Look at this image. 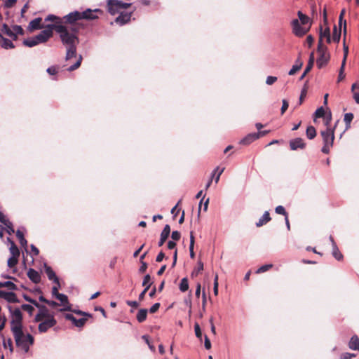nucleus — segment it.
<instances>
[{"mask_svg": "<svg viewBox=\"0 0 359 359\" xmlns=\"http://www.w3.org/2000/svg\"><path fill=\"white\" fill-rule=\"evenodd\" d=\"M55 30L67 48L66 61L70 62L73 58H76V61L67 69L72 72L78 69L83 59L81 55L79 56L76 55V46L79 43L78 27L76 25H58L55 26Z\"/></svg>", "mask_w": 359, "mask_h": 359, "instance_id": "obj_1", "label": "nucleus"}, {"mask_svg": "<svg viewBox=\"0 0 359 359\" xmlns=\"http://www.w3.org/2000/svg\"><path fill=\"white\" fill-rule=\"evenodd\" d=\"M18 348L25 353H28L29 348L33 345L34 339L32 334H25L23 330L12 332Z\"/></svg>", "mask_w": 359, "mask_h": 359, "instance_id": "obj_2", "label": "nucleus"}, {"mask_svg": "<svg viewBox=\"0 0 359 359\" xmlns=\"http://www.w3.org/2000/svg\"><path fill=\"white\" fill-rule=\"evenodd\" d=\"M323 137L324 145L322 147V152L324 154H328L330 148L333 146L334 140V129L330 127L326 128L325 130L320 132Z\"/></svg>", "mask_w": 359, "mask_h": 359, "instance_id": "obj_3", "label": "nucleus"}, {"mask_svg": "<svg viewBox=\"0 0 359 359\" xmlns=\"http://www.w3.org/2000/svg\"><path fill=\"white\" fill-rule=\"evenodd\" d=\"M11 312V330L12 332L22 330V314L20 309L16 308L12 310L11 306L8 307Z\"/></svg>", "mask_w": 359, "mask_h": 359, "instance_id": "obj_4", "label": "nucleus"}, {"mask_svg": "<svg viewBox=\"0 0 359 359\" xmlns=\"http://www.w3.org/2000/svg\"><path fill=\"white\" fill-rule=\"evenodd\" d=\"M131 4L125 3L119 0H107V6L108 12L114 15L118 13H121L125 9L130 7Z\"/></svg>", "mask_w": 359, "mask_h": 359, "instance_id": "obj_5", "label": "nucleus"}, {"mask_svg": "<svg viewBox=\"0 0 359 359\" xmlns=\"http://www.w3.org/2000/svg\"><path fill=\"white\" fill-rule=\"evenodd\" d=\"M26 299L39 309V313L35 316L36 321H40L41 320L49 319L50 317H54V315L50 313L46 306H40L36 301L31 299L26 298Z\"/></svg>", "mask_w": 359, "mask_h": 359, "instance_id": "obj_6", "label": "nucleus"}, {"mask_svg": "<svg viewBox=\"0 0 359 359\" xmlns=\"http://www.w3.org/2000/svg\"><path fill=\"white\" fill-rule=\"evenodd\" d=\"M318 52L319 57L317 59L316 64L318 68H322L330 60V53L327 52V48L322 44H318Z\"/></svg>", "mask_w": 359, "mask_h": 359, "instance_id": "obj_7", "label": "nucleus"}, {"mask_svg": "<svg viewBox=\"0 0 359 359\" xmlns=\"http://www.w3.org/2000/svg\"><path fill=\"white\" fill-rule=\"evenodd\" d=\"M291 26L292 29L293 34L298 36L302 37L305 35L309 30V28H306L302 26L299 20L298 19H294L291 22Z\"/></svg>", "mask_w": 359, "mask_h": 359, "instance_id": "obj_8", "label": "nucleus"}, {"mask_svg": "<svg viewBox=\"0 0 359 359\" xmlns=\"http://www.w3.org/2000/svg\"><path fill=\"white\" fill-rule=\"evenodd\" d=\"M55 26L53 25H48L47 27L42 30L39 34L35 36V39L39 43L46 42L49 38H50L53 35V30L55 29Z\"/></svg>", "mask_w": 359, "mask_h": 359, "instance_id": "obj_9", "label": "nucleus"}, {"mask_svg": "<svg viewBox=\"0 0 359 359\" xmlns=\"http://www.w3.org/2000/svg\"><path fill=\"white\" fill-rule=\"evenodd\" d=\"M39 325V331L40 332H46L48 329L55 326L57 323L54 317H50L49 319L41 320Z\"/></svg>", "mask_w": 359, "mask_h": 359, "instance_id": "obj_10", "label": "nucleus"}, {"mask_svg": "<svg viewBox=\"0 0 359 359\" xmlns=\"http://www.w3.org/2000/svg\"><path fill=\"white\" fill-rule=\"evenodd\" d=\"M97 13L102 14L103 11L101 9L95 8L94 10H92L90 8H87L84 11H82V17L84 20H95L98 18V16Z\"/></svg>", "mask_w": 359, "mask_h": 359, "instance_id": "obj_11", "label": "nucleus"}, {"mask_svg": "<svg viewBox=\"0 0 359 359\" xmlns=\"http://www.w3.org/2000/svg\"><path fill=\"white\" fill-rule=\"evenodd\" d=\"M65 21L69 23L68 25H74V22L79 20H83L82 12L80 11H74L72 12L64 17Z\"/></svg>", "mask_w": 359, "mask_h": 359, "instance_id": "obj_12", "label": "nucleus"}, {"mask_svg": "<svg viewBox=\"0 0 359 359\" xmlns=\"http://www.w3.org/2000/svg\"><path fill=\"white\" fill-rule=\"evenodd\" d=\"M135 10V8H134L133 10L129 13L124 12L123 11V12L119 13V15L116 18V22L119 24L120 25H123L126 23L128 22L130 20L132 13Z\"/></svg>", "mask_w": 359, "mask_h": 359, "instance_id": "obj_13", "label": "nucleus"}, {"mask_svg": "<svg viewBox=\"0 0 359 359\" xmlns=\"http://www.w3.org/2000/svg\"><path fill=\"white\" fill-rule=\"evenodd\" d=\"M0 297L11 303H15L18 302L16 294L13 292L0 290Z\"/></svg>", "mask_w": 359, "mask_h": 359, "instance_id": "obj_14", "label": "nucleus"}, {"mask_svg": "<svg viewBox=\"0 0 359 359\" xmlns=\"http://www.w3.org/2000/svg\"><path fill=\"white\" fill-rule=\"evenodd\" d=\"M65 318L67 320H69L70 321L72 322V323L76 326V327H83L87 319L85 318H79V319H76L72 314H70V313H67L65 314Z\"/></svg>", "mask_w": 359, "mask_h": 359, "instance_id": "obj_15", "label": "nucleus"}, {"mask_svg": "<svg viewBox=\"0 0 359 359\" xmlns=\"http://www.w3.org/2000/svg\"><path fill=\"white\" fill-rule=\"evenodd\" d=\"M290 147L292 150H297V149H304L305 143L302 138H295L290 142Z\"/></svg>", "mask_w": 359, "mask_h": 359, "instance_id": "obj_16", "label": "nucleus"}, {"mask_svg": "<svg viewBox=\"0 0 359 359\" xmlns=\"http://www.w3.org/2000/svg\"><path fill=\"white\" fill-rule=\"evenodd\" d=\"M170 233V227L168 224H166L164 226V228L161 233V238L158 241V246H162L164 244V243L168 238Z\"/></svg>", "mask_w": 359, "mask_h": 359, "instance_id": "obj_17", "label": "nucleus"}, {"mask_svg": "<svg viewBox=\"0 0 359 359\" xmlns=\"http://www.w3.org/2000/svg\"><path fill=\"white\" fill-rule=\"evenodd\" d=\"M64 306V308L62 309L60 311H70L71 307L69 305L68 303V298L67 296L64 294H57L56 296H55Z\"/></svg>", "mask_w": 359, "mask_h": 359, "instance_id": "obj_18", "label": "nucleus"}, {"mask_svg": "<svg viewBox=\"0 0 359 359\" xmlns=\"http://www.w3.org/2000/svg\"><path fill=\"white\" fill-rule=\"evenodd\" d=\"M27 276L34 283H39L41 281L40 273L33 269H29L28 270Z\"/></svg>", "mask_w": 359, "mask_h": 359, "instance_id": "obj_19", "label": "nucleus"}, {"mask_svg": "<svg viewBox=\"0 0 359 359\" xmlns=\"http://www.w3.org/2000/svg\"><path fill=\"white\" fill-rule=\"evenodd\" d=\"M44 270L50 280L53 281V283H57L59 279L57 277L55 273L53 271L52 268L47 265L46 263L44 264Z\"/></svg>", "mask_w": 359, "mask_h": 359, "instance_id": "obj_20", "label": "nucleus"}, {"mask_svg": "<svg viewBox=\"0 0 359 359\" xmlns=\"http://www.w3.org/2000/svg\"><path fill=\"white\" fill-rule=\"evenodd\" d=\"M323 39H325L327 43L331 42V36H330V31L329 27L325 28L324 30H323V28L320 27V39L318 44H322V41Z\"/></svg>", "mask_w": 359, "mask_h": 359, "instance_id": "obj_21", "label": "nucleus"}, {"mask_svg": "<svg viewBox=\"0 0 359 359\" xmlns=\"http://www.w3.org/2000/svg\"><path fill=\"white\" fill-rule=\"evenodd\" d=\"M259 137V135L256 133H250L249 135H248L246 137H245L243 139H242L240 142L241 144H250V143H252L253 141L256 140L257 139H258Z\"/></svg>", "mask_w": 359, "mask_h": 359, "instance_id": "obj_22", "label": "nucleus"}, {"mask_svg": "<svg viewBox=\"0 0 359 359\" xmlns=\"http://www.w3.org/2000/svg\"><path fill=\"white\" fill-rule=\"evenodd\" d=\"M271 220V217L268 211H265L263 215L259 218L257 222H256V226L260 227Z\"/></svg>", "mask_w": 359, "mask_h": 359, "instance_id": "obj_23", "label": "nucleus"}, {"mask_svg": "<svg viewBox=\"0 0 359 359\" xmlns=\"http://www.w3.org/2000/svg\"><path fill=\"white\" fill-rule=\"evenodd\" d=\"M330 240L332 242V255L337 260H341L343 257L341 253L339 252L336 243H334L333 238L330 236Z\"/></svg>", "mask_w": 359, "mask_h": 359, "instance_id": "obj_24", "label": "nucleus"}, {"mask_svg": "<svg viewBox=\"0 0 359 359\" xmlns=\"http://www.w3.org/2000/svg\"><path fill=\"white\" fill-rule=\"evenodd\" d=\"M0 44L1 46V47L5 49L14 48V45H13V42L6 38H4L1 35V34H0Z\"/></svg>", "mask_w": 359, "mask_h": 359, "instance_id": "obj_25", "label": "nucleus"}, {"mask_svg": "<svg viewBox=\"0 0 359 359\" xmlns=\"http://www.w3.org/2000/svg\"><path fill=\"white\" fill-rule=\"evenodd\" d=\"M348 347L352 350H359V338L357 335H353L351 338Z\"/></svg>", "mask_w": 359, "mask_h": 359, "instance_id": "obj_26", "label": "nucleus"}, {"mask_svg": "<svg viewBox=\"0 0 359 359\" xmlns=\"http://www.w3.org/2000/svg\"><path fill=\"white\" fill-rule=\"evenodd\" d=\"M313 63H314V56H313V53H311L310 55L307 66L305 67V70H304V73L302 74V75L301 76L300 79H303L304 77L306 75V74L309 72H310V70L312 69V67L313 66Z\"/></svg>", "mask_w": 359, "mask_h": 359, "instance_id": "obj_27", "label": "nucleus"}, {"mask_svg": "<svg viewBox=\"0 0 359 359\" xmlns=\"http://www.w3.org/2000/svg\"><path fill=\"white\" fill-rule=\"evenodd\" d=\"M1 32L9 37L12 38L13 40L17 39V36H15L14 32L6 24H4L2 25Z\"/></svg>", "mask_w": 359, "mask_h": 359, "instance_id": "obj_28", "label": "nucleus"}, {"mask_svg": "<svg viewBox=\"0 0 359 359\" xmlns=\"http://www.w3.org/2000/svg\"><path fill=\"white\" fill-rule=\"evenodd\" d=\"M302 61L299 58H297L295 62V64L292 67L291 69L289 71L288 74L294 75L299 69L302 68Z\"/></svg>", "mask_w": 359, "mask_h": 359, "instance_id": "obj_29", "label": "nucleus"}, {"mask_svg": "<svg viewBox=\"0 0 359 359\" xmlns=\"http://www.w3.org/2000/svg\"><path fill=\"white\" fill-rule=\"evenodd\" d=\"M41 18H37L32 20L29 24V29L30 30L39 29L41 28Z\"/></svg>", "mask_w": 359, "mask_h": 359, "instance_id": "obj_30", "label": "nucleus"}, {"mask_svg": "<svg viewBox=\"0 0 359 359\" xmlns=\"http://www.w3.org/2000/svg\"><path fill=\"white\" fill-rule=\"evenodd\" d=\"M147 309H140L137 314V320H138V322L140 323H142L143 321H144L147 318Z\"/></svg>", "mask_w": 359, "mask_h": 359, "instance_id": "obj_31", "label": "nucleus"}, {"mask_svg": "<svg viewBox=\"0 0 359 359\" xmlns=\"http://www.w3.org/2000/svg\"><path fill=\"white\" fill-rule=\"evenodd\" d=\"M341 29H337V26L334 27L332 36L331 37V41L332 40L334 42L339 43L341 38Z\"/></svg>", "mask_w": 359, "mask_h": 359, "instance_id": "obj_32", "label": "nucleus"}, {"mask_svg": "<svg viewBox=\"0 0 359 359\" xmlns=\"http://www.w3.org/2000/svg\"><path fill=\"white\" fill-rule=\"evenodd\" d=\"M194 243H195V239H194V236L193 235V232L191 231L190 233L189 252H190V257L192 259H194L195 257V253L194 251Z\"/></svg>", "mask_w": 359, "mask_h": 359, "instance_id": "obj_33", "label": "nucleus"}, {"mask_svg": "<svg viewBox=\"0 0 359 359\" xmlns=\"http://www.w3.org/2000/svg\"><path fill=\"white\" fill-rule=\"evenodd\" d=\"M23 43L25 46H26L27 47H33L34 46H36L39 43L36 41V39H35V36H34L32 38H28L27 39H25L23 41Z\"/></svg>", "mask_w": 359, "mask_h": 359, "instance_id": "obj_34", "label": "nucleus"}, {"mask_svg": "<svg viewBox=\"0 0 359 359\" xmlns=\"http://www.w3.org/2000/svg\"><path fill=\"white\" fill-rule=\"evenodd\" d=\"M0 287H7L10 290L17 289V286L11 281L0 282Z\"/></svg>", "mask_w": 359, "mask_h": 359, "instance_id": "obj_35", "label": "nucleus"}, {"mask_svg": "<svg viewBox=\"0 0 359 359\" xmlns=\"http://www.w3.org/2000/svg\"><path fill=\"white\" fill-rule=\"evenodd\" d=\"M224 170V168H219V167H217L212 172L211 178L213 179L215 177L216 172H217V175H216V177H215V183H217L219 180L220 175L222 174V172Z\"/></svg>", "mask_w": 359, "mask_h": 359, "instance_id": "obj_36", "label": "nucleus"}, {"mask_svg": "<svg viewBox=\"0 0 359 359\" xmlns=\"http://www.w3.org/2000/svg\"><path fill=\"white\" fill-rule=\"evenodd\" d=\"M306 136L309 139L312 140L316 135V131L313 126H309L306 131Z\"/></svg>", "mask_w": 359, "mask_h": 359, "instance_id": "obj_37", "label": "nucleus"}, {"mask_svg": "<svg viewBox=\"0 0 359 359\" xmlns=\"http://www.w3.org/2000/svg\"><path fill=\"white\" fill-rule=\"evenodd\" d=\"M189 289V282L187 278H183L180 283V290L182 292H186Z\"/></svg>", "mask_w": 359, "mask_h": 359, "instance_id": "obj_38", "label": "nucleus"}, {"mask_svg": "<svg viewBox=\"0 0 359 359\" xmlns=\"http://www.w3.org/2000/svg\"><path fill=\"white\" fill-rule=\"evenodd\" d=\"M11 256L19 257L20 251L15 243H12V245L9 248Z\"/></svg>", "mask_w": 359, "mask_h": 359, "instance_id": "obj_39", "label": "nucleus"}, {"mask_svg": "<svg viewBox=\"0 0 359 359\" xmlns=\"http://www.w3.org/2000/svg\"><path fill=\"white\" fill-rule=\"evenodd\" d=\"M18 258H19V257L11 256L8 258V262H7L8 266L9 268H13V267L15 266V265L18 262Z\"/></svg>", "mask_w": 359, "mask_h": 359, "instance_id": "obj_40", "label": "nucleus"}, {"mask_svg": "<svg viewBox=\"0 0 359 359\" xmlns=\"http://www.w3.org/2000/svg\"><path fill=\"white\" fill-rule=\"evenodd\" d=\"M152 282L151 280V276L149 274H147L143 279L142 285L145 287L146 290H149L150 286L151 285Z\"/></svg>", "mask_w": 359, "mask_h": 359, "instance_id": "obj_41", "label": "nucleus"}, {"mask_svg": "<svg viewBox=\"0 0 359 359\" xmlns=\"http://www.w3.org/2000/svg\"><path fill=\"white\" fill-rule=\"evenodd\" d=\"M353 118V114L352 113L345 114L344 121L346 123V128H350V124H351V122L352 121Z\"/></svg>", "mask_w": 359, "mask_h": 359, "instance_id": "obj_42", "label": "nucleus"}, {"mask_svg": "<svg viewBox=\"0 0 359 359\" xmlns=\"http://www.w3.org/2000/svg\"><path fill=\"white\" fill-rule=\"evenodd\" d=\"M346 62L342 61L341 65L339 69V75H338V79L337 81L340 82L345 78V74L344 73V67H345Z\"/></svg>", "mask_w": 359, "mask_h": 359, "instance_id": "obj_43", "label": "nucleus"}, {"mask_svg": "<svg viewBox=\"0 0 359 359\" xmlns=\"http://www.w3.org/2000/svg\"><path fill=\"white\" fill-rule=\"evenodd\" d=\"M3 346L5 348H9L11 352L13 351V342L11 339H4Z\"/></svg>", "mask_w": 359, "mask_h": 359, "instance_id": "obj_44", "label": "nucleus"}, {"mask_svg": "<svg viewBox=\"0 0 359 359\" xmlns=\"http://www.w3.org/2000/svg\"><path fill=\"white\" fill-rule=\"evenodd\" d=\"M325 114H326L324 108L323 107H320L316 109L314 116L316 118H321L324 117Z\"/></svg>", "mask_w": 359, "mask_h": 359, "instance_id": "obj_45", "label": "nucleus"}, {"mask_svg": "<svg viewBox=\"0 0 359 359\" xmlns=\"http://www.w3.org/2000/svg\"><path fill=\"white\" fill-rule=\"evenodd\" d=\"M273 266V265L271 264H265V265H263L262 266H260L256 271L257 273H264L265 271H267L268 270H269L270 269H271Z\"/></svg>", "mask_w": 359, "mask_h": 359, "instance_id": "obj_46", "label": "nucleus"}, {"mask_svg": "<svg viewBox=\"0 0 359 359\" xmlns=\"http://www.w3.org/2000/svg\"><path fill=\"white\" fill-rule=\"evenodd\" d=\"M339 29L341 30V27H343L344 29V34L346 35V21L344 20V18H339Z\"/></svg>", "mask_w": 359, "mask_h": 359, "instance_id": "obj_47", "label": "nucleus"}, {"mask_svg": "<svg viewBox=\"0 0 359 359\" xmlns=\"http://www.w3.org/2000/svg\"><path fill=\"white\" fill-rule=\"evenodd\" d=\"M275 211L277 214L284 215L285 217L287 216V214L285 210V208L282 205L277 206L275 209Z\"/></svg>", "mask_w": 359, "mask_h": 359, "instance_id": "obj_48", "label": "nucleus"}, {"mask_svg": "<svg viewBox=\"0 0 359 359\" xmlns=\"http://www.w3.org/2000/svg\"><path fill=\"white\" fill-rule=\"evenodd\" d=\"M203 270V264L201 262H198V266L192 272V275H198L200 272Z\"/></svg>", "mask_w": 359, "mask_h": 359, "instance_id": "obj_49", "label": "nucleus"}, {"mask_svg": "<svg viewBox=\"0 0 359 359\" xmlns=\"http://www.w3.org/2000/svg\"><path fill=\"white\" fill-rule=\"evenodd\" d=\"M55 285L52 288V295L53 297L56 296L57 294H60L58 292V290L60 287V281L57 280V283H54Z\"/></svg>", "mask_w": 359, "mask_h": 359, "instance_id": "obj_50", "label": "nucleus"}, {"mask_svg": "<svg viewBox=\"0 0 359 359\" xmlns=\"http://www.w3.org/2000/svg\"><path fill=\"white\" fill-rule=\"evenodd\" d=\"M12 30L15 34V36H17L18 34L22 35L23 34V29L19 25H15L13 27Z\"/></svg>", "mask_w": 359, "mask_h": 359, "instance_id": "obj_51", "label": "nucleus"}, {"mask_svg": "<svg viewBox=\"0 0 359 359\" xmlns=\"http://www.w3.org/2000/svg\"><path fill=\"white\" fill-rule=\"evenodd\" d=\"M343 50H344V57H343L342 61L346 62L347 57H348V47L347 45H346L345 39H344Z\"/></svg>", "mask_w": 359, "mask_h": 359, "instance_id": "obj_52", "label": "nucleus"}, {"mask_svg": "<svg viewBox=\"0 0 359 359\" xmlns=\"http://www.w3.org/2000/svg\"><path fill=\"white\" fill-rule=\"evenodd\" d=\"M5 226L6 227V231L9 235L13 234L15 232L13 224L11 222H8V224Z\"/></svg>", "mask_w": 359, "mask_h": 359, "instance_id": "obj_53", "label": "nucleus"}, {"mask_svg": "<svg viewBox=\"0 0 359 359\" xmlns=\"http://www.w3.org/2000/svg\"><path fill=\"white\" fill-rule=\"evenodd\" d=\"M276 81H277V77H276V76H267V78H266V83L267 85H272V84H273Z\"/></svg>", "mask_w": 359, "mask_h": 359, "instance_id": "obj_54", "label": "nucleus"}, {"mask_svg": "<svg viewBox=\"0 0 359 359\" xmlns=\"http://www.w3.org/2000/svg\"><path fill=\"white\" fill-rule=\"evenodd\" d=\"M323 118L325 119V125L327 126V128L330 127L329 125L332 119L331 112L329 111L328 114H325Z\"/></svg>", "mask_w": 359, "mask_h": 359, "instance_id": "obj_55", "label": "nucleus"}, {"mask_svg": "<svg viewBox=\"0 0 359 359\" xmlns=\"http://www.w3.org/2000/svg\"><path fill=\"white\" fill-rule=\"evenodd\" d=\"M22 309L30 314H32L34 311V308L29 304H22Z\"/></svg>", "mask_w": 359, "mask_h": 359, "instance_id": "obj_56", "label": "nucleus"}, {"mask_svg": "<svg viewBox=\"0 0 359 359\" xmlns=\"http://www.w3.org/2000/svg\"><path fill=\"white\" fill-rule=\"evenodd\" d=\"M194 330H195V334L198 338H201V330L200 328V326L198 323H196L194 325Z\"/></svg>", "mask_w": 359, "mask_h": 359, "instance_id": "obj_57", "label": "nucleus"}, {"mask_svg": "<svg viewBox=\"0 0 359 359\" xmlns=\"http://www.w3.org/2000/svg\"><path fill=\"white\" fill-rule=\"evenodd\" d=\"M0 222L6 225L8 222H11L8 219H7L6 216L1 212H0Z\"/></svg>", "mask_w": 359, "mask_h": 359, "instance_id": "obj_58", "label": "nucleus"}, {"mask_svg": "<svg viewBox=\"0 0 359 359\" xmlns=\"http://www.w3.org/2000/svg\"><path fill=\"white\" fill-rule=\"evenodd\" d=\"M181 237V233L177 231H174L172 232L171 238L174 241H179Z\"/></svg>", "mask_w": 359, "mask_h": 359, "instance_id": "obj_59", "label": "nucleus"}, {"mask_svg": "<svg viewBox=\"0 0 359 359\" xmlns=\"http://www.w3.org/2000/svg\"><path fill=\"white\" fill-rule=\"evenodd\" d=\"M355 356V355L354 353H344L341 355L340 358L341 359H351Z\"/></svg>", "mask_w": 359, "mask_h": 359, "instance_id": "obj_60", "label": "nucleus"}, {"mask_svg": "<svg viewBox=\"0 0 359 359\" xmlns=\"http://www.w3.org/2000/svg\"><path fill=\"white\" fill-rule=\"evenodd\" d=\"M282 102H283V104H282V107H281V114H283L285 112V111L287 109L289 104L286 100H283Z\"/></svg>", "mask_w": 359, "mask_h": 359, "instance_id": "obj_61", "label": "nucleus"}, {"mask_svg": "<svg viewBox=\"0 0 359 359\" xmlns=\"http://www.w3.org/2000/svg\"><path fill=\"white\" fill-rule=\"evenodd\" d=\"M159 307H160V304L159 303H155L149 309V312L151 313H154L156 312L158 310Z\"/></svg>", "mask_w": 359, "mask_h": 359, "instance_id": "obj_62", "label": "nucleus"}, {"mask_svg": "<svg viewBox=\"0 0 359 359\" xmlns=\"http://www.w3.org/2000/svg\"><path fill=\"white\" fill-rule=\"evenodd\" d=\"M142 338L144 340V341L148 344L149 348L151 350V351H154L155 350V348L153 345L150 344V342H149V338L147 335H143L142 337Z\"/></svg>", "mask_w": 359, "mask_h": 359, "instance_id": "obj_63", "label": "nucleus"}, {"mask_svg": "<svg viewBox=\"0 0 359 359\" xmlns=\"http://www.w3.org/2000/svg\"><path fill=\"white\" fill-rule=\"evenodd\" d=\"M204 346L206 349H210L211 348V342L206 335L205 336Z\"/></svg>", "mask_w": 359, "mask_h": 359, "instance_id": "obj_64", "label": "nucleus"}]
</instances>
